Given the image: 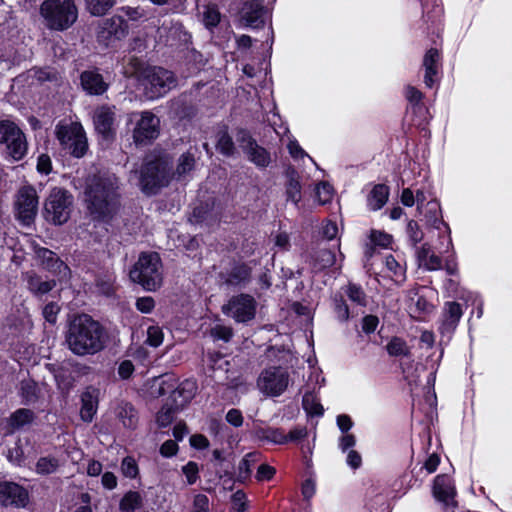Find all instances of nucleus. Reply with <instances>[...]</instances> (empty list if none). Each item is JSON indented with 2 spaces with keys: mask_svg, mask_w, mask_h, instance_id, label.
I'll list each match as a JSON object with an SVG mask.
<instances>
[{
  "mask_svg": "<svg viewBox=\"0 0 512 512\" xmlns=\"http://www.w3.org/2000/svg\"><path fill=\"white\" fill-rule=\"evenodd\" d=\"M118 181L115 175L103 173L87 179L84 190L86 207L96 220H107L117 206Z\"/></svg>",
  "mask_w": 512,
  "mask_h": 512,
  "instance_id": "nucleus-1",
  "label": "nucleus"
},
{
  "mask_svg": "<svg viewBox=\"0 0 512 512\" xmlns=\"http://www.w3.org/2000/svg\"><path fill=\"white\" fill-rule=\"evenodd\" d=\"M66 342L75 355H93L104 348L106 333L98 321L87 314H81L70 321Z\"/></svg>",
  "mask_w": 512,
  "mask_h": 512,
  "instance_id": "nucleus-2",
  "label": "nucleus"
},
{
  "mask_svg": "<svg viewBox=\"0 0 512 512\" xmlns=\"http://www.w3.org/2000/svg\"><path fill=\"white\" fill-rule=\"evenodd\" d=\"M130 64L132 68L125 73L138 76L146 96L150 99L164 96L177 85L175 75L167 69L155 66L142 68V64L137 58H131Z\"/></svg>",
  "mask_w": 512,
  "mask_h": 512,
  "instance_id": "nucleus-3",
  "label": "nucleus"
},
{
  "mask_svg": "<svg viewBox=\"0 0 512 512\" xmlns=\"http://www.w3.org/2000/svg\"><path fill=\"white\" fill-rule=\"evenodd\" d=\"M40 15L48 29L63 31L76 22L78 9L74 0H45L40 5Z\"/></svg>",
  "mask_w": 512,
  "mask_h": 512,
  "instance_id": "nucleus-4",
  "label": "nucleus"
},
{
  "mask_svg": "<svg viewBox=\"0 0 512 512\" xmlns=\"http://www.w3.org/2000/svg\"><path fill=\"white\" fill-rule=\"evenodd\" d=\"M130 279L145 290L155 291L162 284V264L156 252L141 253L130 270Z\"/></svg>",
  "mask_w": 512,
  "mask_h": 512,
  "instance_id": "nucleus-5",
  "label": "nucleus"
},
{
  "mask_svg": "<svg viewBox=\"0 0 512 512\" xmlns=\"http://www.w3.org/2000/svg\"><path fill=\"white\" fill-rule=\"evenodd\" d=\"M56 137L61 147L74 157H82L87 150V139L79 122L61 121L56 126Z\"/></svg>",
  "mask_w": 512,
  "mask_h": 512,
  "instance_id": "nucleus-6",
  "label": "nucleus"
},
{
  "mask_svg": "<svg viewBox=\"0 0 512 512\" xmlns=\"http://www.w3.org/2000/svg\"><path fill=\"white\" fill-rule=\"evenodd\" d=\"M170 176V169L166 161L162 159L149 161L141 170V189L146 194H155L161 187L168 184Z\"/></svg>",
  "mask_w": 512,
  "mask_h": 512,
  "instance_id": "nucleus-7",
  "label": "nucleus"
},
{
  "mask_svg": "<svg viewBox=\"0 0 512 512\" xmlns=\"http://www.w3.org/2000/svg\"><path fill=\"white\" fill-rule=\"evenodd\" d=\"M0 143L5 145L7 154L15 161L23 159L27 153L26 137L13 121H0Z\"/></svg>",
  "mask_w": 512,
  "mask_h": 512,
  "instance_id": "nucleus-8",
  "label": "nucleus"
},
{
  "mask_svg": "<svg viewBox=\"0 0 512 512\" xmlns=\"http://www.w3.org/2000/svg\"><path fill=\"white\" fill-rule=\"evenodd\" d=\"M72 196L62 188H53L44 204V213L48 221L61 225L70 217Z\"/></svg>",
  "mask_w": 512,
  "mask_h": 512,
  "instance_id": "nucleus-9",
  "label": "nucleus"
},
{
  "mask_svg": "<svg viewBox=\"0 0 512 512\" xmlns=\"http://www.w3.org/2000/svg\"><path fill=\"white\" fill-rule=\"evenodd\" d=\"M289 381L287 370L282 367L271 366L260 373L257 379V387L264 395L276 397L284 393Z\"/></svg>",
  "mask_w": 512,
  "mask_h": 512,
  "instance_id": "nucleus-10",
  "label": "nucleus"
},
{
  "mask_svg": "<svg viewBox=\"0 0 512 512\" xmlns=\"http://www.w3.org/2000/svg\"><path fill=\"white\" fill-rule=\"evenodd\" d=\"M256 305L251 295L239 294L231 297L227 304L223 305L222 311L237 322H247L255 317Z\"/></svg>",
  "mask_w": 512,
  "mask_h": 512,
  "instance_id": "nucleus-11",
  "label": "nucleus"
},
{
  "mask_svg": "<svg viewBox=\"0 0 512 512\" xmlns=\"http://www.w3.org/2000/svg\"><path fill=\"white\" fill-rule=\"evenodd\" d=\"M236 141L239 147L246 154L247 158L256 166L267 167L271 161L269 152L259 146L246 130L240 129L236 134Z\"/></svg>",
  "mask_w": 512,
  "mask_h": 512,
  "instance_id": "nucleus-12",
  "label": "nucleus"
},
{
  "mask_svg": "<svg viewBox=\"0 0 512 512\" xmlns=\"http://www.w3.org/2000/svg\"><path fill=\"white\" fill-rule=\"evenodd\" d=\"M133 130V139L137 144H147L159 135V118L149 111L139 114Z\"/></svg>",
  "mask_w": 512,
  "mask_h": 512,
  "instance_id": "nucleus-13",
  "label": "nucleus"
},
{
  "mask_svg": "<svg viewBox=\"0 0 512 512\" xmlns=\"http://www.w3.org/2000/svg\"><path fill=\"white\" fill-rule=\"evenodd\" d=\"M16 211L19 219L29 224L35 217L38 209V196L32 186H23L19 189L16 199Z\"/></svg>",
  "mask_w": 512,
  "mask_h": 512,
  "instance_id": "nucleus-14",
  "label": "nucleus"
},
{
  "mask_svg": "<svg viewBox=\"0 0 512 512\" xmlns=\"http://www.w3.org/2000/svg\"><path fill=\"white\" fill-rule=\"evenodd\" d=\"M28 502L29 495L25 488L14 482H0V506L23 508Z\"/></svg>",
  "mask_w": 512,
  "mask_h": 512,
  "instance_id": "nucleus-15",
  "label": "nucleus"
},
{
  "mask_svg": "<svg viewBox=\"0 0 512 512\" xmlns=\"http://www.w3.org/2000/svg\"><path fill=\"white\" fill-rule=\"evenodd\" d=\"M419 212L423 214L425 223L428 226L434 227L438 230H440L441 227L444 228V233L447 235L446 250H444V252L446 253L450 250L453 251L454 247L451 238V231L449 226L442 219L440 204L435 200L428 201L422 209H419Z\"/></svg>",
  "mask_w": 512,
  "mask_h": 512,
  "instance_id": "nucleus-16",
  "label": "nucleus"
},
{
  "mask_svg": "<svg viewBox=\"0 0 512 512\" xmlns=\"http://www.w3.org/2000/svg\"><path fill=\"white\" fill-rule=\"evenodd\" d=\"M433 495L445 508L456 506V490L452 479L448 475H438L434 480Z\"/></svg>",
  "mask_w": 512,
  "mask_h": 512,
  "instance_id": "nucleus-17",
  "label": "nucleus"
},
{
  "mask_svg": "<svg viewBox=\"0 0 512 512\" xmlns=\"http://www.w3.org/2000/svg\"><path fill=\"white\" fill-rule=\"evenodd\" d=\"M127 23L121 16H113L106 19L101 24V29L98 33V39L105 45L111 44V39H121L127 34Z\"/></svg>",
  "mask_w": 512,
  "mask_h": 512,
  "instance_id": "nucleus-18",
  "label": "nucleus"
},
{
  "mask_svg": "<svg viewBox=\"0 0 512 512\" xmlns=\"http://www.w3.org/2000/svg\"><path fill=\"white\" fill-rule=\"evenodd\" d=\"M267 10L263 0L246 2L241 10V18L245 24L252 28H258L265 23Z\"/></svg>",
  "mask_w": 512,
  "mask_h": 512,
  "instance_id": "nucleus-19",
  "label": "nucleus"
},
{
  "mask_svg": "<svg viewBox=\"0 0 512 512\" xmlns=\"http://www.w3.org/2000/svg\"><path fill=\"white\" fill-rule=\"evenodd\" d=\"M425 70L424 82L427 87L432 88L439 81L441 70V56L436 48L429 49L423 58Z\"/></svg>",
  "mask_w": 512,
  "mask_h": 512,
  "instance_id": "nucleus-20",
  "label": "nucleus"
},
{
  "mask_svg": "<svg viewBox=\"0 0 512 512\" xmlns=\"http://www.w3.org/2000/svg\"><path fill=\"white\" fill-rule=\"evenodd\" d=\"M94 125L98 133L106 139L112 138L115 134V113L107 106L99 107L94 112Z\"/></svg>",
  "mask_w": 512,
  "mask_h": 512,
  "instance_id": "nucleus-21",
  "label": "nucleus"
},
{
  "mask_svg": "<svg viewBox=\"0 0 512 512\" xmlns=\"http://www.w3.org/2000/svg\"><path fill=\"white\" fill-rule=\"evenodd\" d=\"M36 257L41 261L42 265L51 270L53 273L57 274L60 279H66L70 270L69 267L61 261L54 252L46 249V248H38L35 251Z\"/></svg>",
  "mask_w": 512,
  "mask_h": 512,
  "instance_id": "nucleus-22",
  "label": "nucleus"
},
{
  "mask_svg": "<svg viewBox=\"0 0 512 512\" xmlns=\"http://www.w3.org/2000/svg\"><path fill=\"white\" fill-rule=\"evenodd\" d=\"M463 310L461 305L457 302H447L444 307L443 319L439 328L440 333L445 336L450 335L455 331L461 317Z\"/></svg>",
  "mask_w": 512,
  "mask_h": 512,
  "instance_id": "nucleus-23",
  "label": "nucleus"
},
{
  "mask_svg": "<svg viewBox=\"0 0 512 512\" xmlns=\"http://www.w3.org/2000/svg\"><path fill=\"white\" fill-rule=\"evenodd\" d=\"M196 391V382L194 380L187 379L172 390L169 399H171V403L175 405V409H182L193 399Z\"/></svg>",
  "mask_w": 512,
  "mask_h": 512,
  "instance_id": "nucleus-24",
  "label": "nucleus"
},
{
  "mask_svg": "<svg viewBox=\"0 0 512 512\" xmlns=\"http://www.w3.org/2000/svg\"><path fill=\"white\" fill-rule=\"evenodd\" d=\"M98 390L88 388L81 396L82 406L80 409L81 419L85 422H91L98 408Z\"/></svg>",
  "mask_w": 512,
  "mask_h": 512,
  "instance_id": "nucleus-25",
  "label": "nucleus"
},
{
  "mask_svg": "<svg viewBox=\"0 0 512 512\" xmlns=\"http://www.w3.org/2000/svg\"><path fill=\"white\" fill-rule=\"evenodd\" d=\"M81 85L92 95H100L107 90L108 85L97 71H84L81 74Z\"/></svg>",
  "mask_w": 512,
  "mask_h": 512,
  "instance_id": "nucleus-26",
  "label": "nucleus"
},
{
  "mask_svg": "<svg viewBox=\"0 0 512 512\" xmlns=\"http://www.w3.org/2000/svg\"><path fill=\"white\" fill-rule=\"evenodd\" d=\"M417 259L419 265L426 270L435 271L443 268L441 258L433 252L431 246L427 243L417 250Z\"/></svg>",
  "mask_w": 512,
  "mask_h": 512,
  "instance_id": "nucleus-27",
  "label": "nucleus"
},
{
  "mask_svg": "<svg viewBox=\"0 0 512 512\" xmlns=\"http://www.w3.org/2000/svg\"><path fill=\"white\" fill-rule=\"evenodd\" d=\"M250 276L251 270L247 265H236L227 273L225 283L234 287L244 286L249 282Z\"/></svg>",
  "mask_w": 512,
  "mask_h": 512,
  "instance_id": "nucleus-28",
  "label": "nucleus"
},
{
  "mask_svg": "<svg viewBox=\"0 0 512 512\" xmlns=\"http://www.w3.org/2000/svg\"><path fill=\"white\" fill-rule=\"evenodd\" d=\"M389 188L386 185L378 184L374 186L368 196V206L371 210L381 209L388 200Z\"/></svg>",
  "mask_w": 512,
  "mask_h": 512,
  "instance_id": "nucleus-29",
  "label": "nucleus"
},
{
  "mask_svg": "<svg viewBox=\"0 0 512 512\" xmlns=\"http://www.w3.org/2000/svg\"><path fill=\"white\" fill-rule=\"evenodd\" d=\"M384 265L387 275L396 283L405 279V267L396 258L389 254L384 257Z\"/></svg>",
  "mask_w": 512,
  "mask_h": 512,
  "instance_id": "nucleus-30",
  "label": "nucleus"
},
{
  "mask_svg": "<svg viewBox=\"0 0 512 512\" xmlns=\"http://www.w3.org/2000/svg\"><path fill=\"white\" fill-rule=\"evenodd\" d=\"M34 418L35 415L32 410L21 408L11 414L9 418V425L12 429H20L31 424Z\"/></svg>",
  "mask_w": 512,
  "mask_h": 512,
  "instance_id": "nucleus-31",
  "label": "nucleus"
},
{
  "mask_svg": "<svg viewBox=\"0 0 512 512\" xmlns=\"http://www.w3.org/2000/svg\"><path fill=\"white\" fill-rule=\"evenodd\" d=\"M255 433L258 439L265 440L274 444H285L288 442V437L281 429L259 428Z\"/></svg>",
  "mask_w": 512,
  "mask_h": 512,
  "instance_id": "nucleus-32",
  "label": "nucleus"
},
{
  "mask_svg": "<svg viewBox=\"0 0 512 512\" xmlns=\"http://www.w3.org/2000/svg\"><path fill=\"white\" fill-rule=\"evenodd\" d=\"M142 504L143 498L139 492L128 491L122 497L119 508L121 512H135L142 507Z\"/></svg>",
  "mask_w": 512,
  "mask_h": 512,
  "instance_id": "nucleus-33",
  "label": "nucleus"
},
{
  "mask_svg": "<svg viewBox=\"0 0 512 512\" xmlns=\"http://www.w3.org/2000/svg\"><path fill=\"white\" fill-rule=\"evenodd\" d=\"M56 283L54 280H43L40 276L31 275L28 278V288L36 295H44L50 292Z\"/></svg>",
  "mask_w": 512,
  "mask_h": 512,
  "instance_id": "nucleus-34",
  "label": "nucleus"
},
{
  "mask_svg": "<svg viewBox=\"0 0 512 512\" xmlns=\"http://www.w3.org/2000/svg\"><path fill=\"white\" fill-rule=\"evenodd\" d=\"M386 350L388 354L393 357H408L411 353L406 341L399 337L390 339L386 345Z\"/></svg>",
  "mask_w": 512,
  "mask_h": 512,
  "instance_id": "nucleus-35",
  "label": "nucleus"
},
{
  "mask_svg": "<svg viewBox=\"0 0 512 512\" xmlns=\"http://www.w3.org/2000/svg\"><path fill=\"white\" fill-rule=\"evenodd\" d=\"M194 166L195 155L189 150L179 157L175 174L178 178H183L193 170Z\"/></svg>",
  "mask_w": 512,
  "mask_h": 512,
  "instance_id": "nucleus-36",
  "label": "nucleus"
},
{
  "mask_svg": "<svg viewBox=\"0 0 512 512\" xmlns=\"http://www.w3.org/2000/svg\"><path fill=\"white\" fill-rule=\"evenodd\" d=\"M261 455L258 452H251L245 455V457L240 461L238 470V477L241 480H245L249 477L252 467L260 460Z\"/></svg>",
  "mask_w": 512,
  "mask_h": 512,
  "instance_id": "nucleus-37",
  "label": "nucleus"
},
{
  "mask_svg": "<svg viewBox=\"0 0 512 512\" xmlns=\"http://www.w3.org/2000/svg\"><path fill=\"white\" fill-rule=\"evenodd\" d=\"M302 404L303 408L308 414L321 416L324 412V409L318 401V398L311 391H307L304 394Z\"/></svg>",
  "mask_w": 512,
  "mask_h": 512,
  "instance_id": "nucleus-38",
  "label": "nucleus"
},
{
  "mask_svg": "<svg viewBox=\"0 0 512 512\" xmlns=\"http://www.w3.org/2000/svg\"><path fill=\"white\" fill-rule=\"evenodd\" d=\"M118 417L123 425L128 428L135 427L138 419L134 407L128 403H124L119 407Z\"/></svg>",
  "mask_w": 512,
  "mask_h": 512,
  "instance_id": "nucleus-39",
  "label": "nucleus"
},
{
  "mask_svg": "<svg viewBox=\"0 0 512 512\" xmlns=\"http://www.w3.org/2000/svg\"><path fill=\"white\" fill-rule=\"evenodd\" d=\"M410 308L412 305L416 307L419 313H428L432 309L431 303L427 301L423 294L419 293V289H414L409 292Z\"/></svg>",
  "mask_w": 512,
  "mask_h": 512,
  "instance_id": "nucleus-40",
  "label": "nucleus"
},
{
  "mask_svg": "<svg viewBox=\"0 0 512 512\" xmlns=\"http://www.w3.org/2000/svg\"><path fill=\"white\" fill-rule=\"evenodd\" d=\"M216 147L225 156H232L235 153L234 142L226 131H221L218 134Z\"/></svg>",
  "mask_w": 512,
  "mask_h": 512,
  "instance_id": "nucleus-41",
  "label": "nucleus"
},
{
  "mask_svg": "<svg viewBox=\"0 0 512 512\" xmlns=\"http://www.w3.org/2000/svg\"><path fill=\"white\" fill-rule=\"evenodd\" d=\"M114 3V0H86L87 9L94 16L104 15Z\"/></svg>",
  "mask_w": 512,
  "mask_h": 512,
  "instance_id": "nucleus-42",
  "label": "nucleus"
},
{
  "mask_svg": "<svg viewBox=\"0 0 512 512\" xmlns=\"http://www.w3.org/2000/svg\"><path fill=\"white\" fill-rule=\"evenodd\" d=\"M180 409H175L172 403H166L157 414V423L160 427H167L172 423L174 416Z\"/></svg>",
  "mask_w": 512,
  "mask_h": 512,
  "instance_id": "nucleus-43",
  "label": "nucleus"
},
{
  "mask_svg": "<svg viewBox=\"0 0 512 512\" xmlns=\"http://www.w3.org/2000/svg\"><path fill=\"white\" fill-rule=\"evenodd\" d=\"M59 467V462L54 457H41L36 463V472L38 474L54 473Z\"/></svg>",
  "mask_w": 512,
  "mask_h": 512,
  "instance_id": "nucleus-44",
  "label": "nucleus"
},
{
  "mask_svg": "<svg viewBox=\"0 0 512 512\" xmlns=\"http://www.w3.org/2000/svg\"><path fill=\"white\" fill-rule=\"evenodd\" d=\"M287 200L293 202L297 207L301 200V185L298 179L291 177L286 185Z\"/></svg>",
  "mask_w": 512,
  "mask_h": 512,
  "instance_id": "nucleus-45",
  "label": "nucleus"
},
{
  "mask_svg": "<svg viewBox=\"0 0 512 512\" xmlns=\"http://www.w3.org/2000/svg\"><path fill=\"white\" fill-rule=\"evenodd\" d=\"M20 394L24 403H34L37 400L36 384L33 381H22L20 386Z\"/></svg>",
  "mask_w": 512,
  "mask_h": 512,
  "instance_id": "nucleus-46",
  "label": "nucleus"
},
{
  "mask_svg": "<svg viewBox=\"0 0 512 512\" xmlns=\"http://www.w3.org/2000/svg\"><path fill=\"white\" fill-rule=\"evenodd\" d=\"M208 365L215 373H227L229 371L230 363L224 356L220 354H209Z\"/></svg>",
  "mask_w": 512,
  "mask_h": 512,
  "instance_id": "nucleus-47",
  "label": "nucleus"
},
{
  "mask_svg": "<svg viewBox=\"0 0 512 512\" xmlns=\"http://www.w3.org/2000/svg\"><path fill=\"white\" fill-rule=\"evenodd\" d=\"M346 294L348 298L360 306H365L367 302V297L363 289L356 284L350 283L347 286Z\"/></svg>",
  "mask_w": 512,
  "mask_h": 512,
  "instance_id": "nucleus-48",
  "label": "nucleus"
},
{
  "mask_svg": "<svg viewBox=\"0 0 512 512\" xmlns=\"http://www.w3.org/2000/svg\"><path fill=\"white\" fill-rule=\"evenodd\" d=\"M315 194L320 204H326L333 197V188L329 183L321 182L316 186Z\"/></svg>",
  "mask_w": 512,
  "mask_h": 512,
  "instance_id": "nucleus-49",
  "label": "nucleus"
},
{
  "mask_svg": "<svg viewBox=\"0 0 512 512\" xmlns=\"http://www.w3.org/2000/svg\"><path fill=\"white\" fill-rule=\"evenodd\" d=\"M121 472L127 477L134 479L139 474V468L134 458L127 456L121 462Z\"/></svg>",
  "mask_w": 512,
  "mask_h": 512,
  "instance_id": "nucleus-50",
  "label": "nucleus"
},
{
  "mask_svg": "<svg viewBox=\"0 0 512 512\" xmlns=\"http://www.w3.org/2000/svg\"><path fill=\"white\" fill-rule=\"evenodd\" d=\"M146 342L152 347H158L163 342V332L158 326H150L147 329V340Z\"/></svg>",
  "mask_w": 512,
  "mask_h": 512,
  "instance_id": "nucleus-51",
  "label": "nucleus"
},
{
  "mask_svg": "<svg viewBox=\"0 0 512 512\" xmlns=\"http://www.w3.org/2000/svg\"><path fill=\"white\" fill-rule=\"evenodd\" d=\"M220 21V13L215 7H207L203 13V22L207 28L217 26Z\"/></svg>",
  "mask_w": 512,
  "mask_h": 512,
  "instance_id": "nucleus-52",
  "label": "nucleus"
},
{
  "mask_svg": "<svg viewBox=\"0 0 512 512\" xmlns=\"http://www.w3.org/2000/svg\"><path fill=\"white\" fill-rule=\"evenodd\" d=\"M182 473L185 475L187 479V483L189 485L194 484L198 479L199 467L198 464L190 461L186 465L182 467Z\"/></svg>",
  "mask_w": 512,
  "mask_h": 512,
  "instance_id": "nucleus-53",
  "label": "nucleus"
},
{
  "mask_svg": "<svg viewBox=\"0 0 512 512\" xmlns=\"http://www.w3.org/2000/svg\"><path fill=\"white\" fill-rule=\"evenodd\" d=\"M233 335V331L230 327L223 325H216L211 329V336L215 339L229 341Z\"/></svg>",
  "mask_w": 512,
  "mask_h": 512,
  "instance_id": "nucleus-54",
  "label": "nucleus"
},
{
  "mask_svg": "<svg viewBox=\"0 0 512 512\" xmlns=\"http://www.w3.org/2000/svg\"><path fill=\"white\" fill-rule=\"evenodd\" d=\"M191 512H210L208 497L204 494H197L194 497Z\"/></svg>",
  "mask_w": 512,
  "mask_h": 512,
  "instance_id": "nucleus-55",
  "label": "nucleus"
},
{
  "mask_svg": "<svg viewBox=\"0 0 512 512\" xmlns=\"http://www.w3.org/2000/svg\"><path fill=\"white\" fill-rule=\"evenodd\" d=\"M60 311V307L56 303H48L43 308V316L45 320L51 324H54L57 320V315Z\"/></svg>",
  "mask_w": 512,
  "mask_h": 512,
  "instance_id": "nucleus-56",
  "label": "nucleus"
},
{
  "mask_svg": "<svg viewBox=\"0 0 512 512\" xmlns=\"http://www.w3.org/2000/svg\"><path fill=\"white\" fill-rule=\"evenodd\" d=\"M137 309L142 313H151L155 307V301L152 297H140L136 301Z\"/></svg>",
  "mask_w": 512,
  "mask_h": 512,
  "instance_id": "nucleus-57",
  "label": "nucleus"
},
{
  "mask_svg": "<svg viewBox=\"0 0 512 512\" xmlns=\"http://www.w3.org/2000/svg\"><path fill=\"white\" fill-rule=\"evenodd\" d=\"M275 472L272 466L261 464L257 469L256 479L258 481H268L274 476Z\"/></svg>",
  "mask_w": 512,
  "mask_h": 512,
  "instance_id": "nucleus-58",
  "label": "nucleus"
},
{
  "mask_svg": "<svg viewBox=\"0 0 512 512\" xmlns=\"http://www.w3.org/2000/svg\"><path fill=\"white\" fill-rule=\"evenodd\" d=\"M371 240L378 246L388 247L392 242V237L381 231H373L371 234Z\"/></svg>",
  "mask_w": 512,
  "mask_h": 512,
  "instance_id": "nucleus-59",
  "label": "nucleus"
},
{
  "mask_svg": "<svg viewBox=\"0 0 512 512\" xmlns=\"http://www.w3.org/2000/svg\"><path fill=\"white\" fill-rule=\"evenodd\" d=\"M225 418L226 421L234 427H240L243 424V415L238 409H230Z\"/></svg>",
  "mask_w": 512,
  "mask_h": 512,
  "instance_id": "nucleus-60",
  "label": "nucleus"
},
{
  "mask_svg": "<svg viewBox=\"0 0 512 512\" xmlns=\"http://www.w3.org/2000/svg\"><path fill=\"white\" fill-rule=\"evenodd\" d=\"M10 462L16 465H20L24 458V452L19 442L16 443L15 447L8 451L7 455Z\"/></svg>",
  "mask_w": 512,
  "mask_h": 512,
  "instance_id": "nucleus-61",
  "label": "nucleus"
},
{
  "mask_svg": "<svg viewBox=\"0 0 512 512\" xmlns=\"http://www.w3.org/2000/svg\"><path fill=\"white\" fill-rule=\"evenodd\" d=\"M37 170L42 174H49L52 170V162L48 155L41 154L37 161Z\"/></svg>",
  "mask_w": 512,
  "mask_h": 512,
  "instance_id": "nucleus-62",
  "label": "nucleus"
},
{
  "mask_svg": "<svg viewBox=\"0 0 512 512\" xmlns=\"http://www.w3.org/2000/svg\"><path fill=\"white\" fill-rule=\"evenodd\" d=\"M233 508L237 512H243L246 507V495L242 491H237L232 496Z\"/></svg>",
  "mask_w": 512,
  "mask_h": 512,
  "instance_id": "nucleus-63",
  "label": "nucleus"
},
{
  "mask_svg": "<svg viewBox=\"0 0 512 512\" xmlns=\"http://www.w3.org/2000/svg\"><path fill=\"white\" fill-rule=\"evenodd\" d=\"M178 452V445L173 440L165 441L160 447V453L164 457H172Z\"/></svg>",
  "mask_w": 512,
  "mask_h": 512,
  "instance_id": "nucleus-64",
  "label": "nucleus"
}]
</instances>
